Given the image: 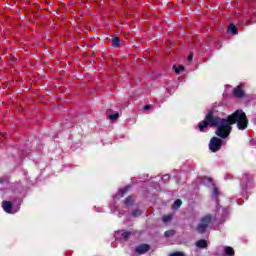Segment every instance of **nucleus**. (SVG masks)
<instances>
[{"mask_svg":"<svg viewBox=\"0 0 256 256\" xmlns=\"http://www.w3.org/2000/svg\"><path fill=\"white\" fill-rule=\"evenodd\" d=\"M234 96L238 99H243L245 97V91L243 90V84L238 85L233 89Z\"/></svg>","mask_w":256,"mask_h":256,"instance_id":"423d86ee","label":"nucleus"},{"mask_svg":"<svg viewBox=\"0 0 256 256\" xmlns=\"http://www.w3.org/2000/svg\"><path fill=\"white\" fill-rule=\"evenodd\" d=\"M213 220L214 218H213V215L211 214H206L203 217H201L200 222L196 227L197 233H199L200 235H203L204 233H206L207 229H209V225L213 223Z\"/></svg>","mask_w":256,"mask_h":256,"instance_id":"7ed1b4c3","label":"nucleus"},{"mask_svg":"<svg viewBox=\"0 0 256 256\" xmlns=\"http://www.w3.org/2000/svg\"><path fill=\"white\" fill-rule=\"evenodd\" d=\"M225 253L228 256H233V255H235V250L233 249V247L227 246L225 249Z\"/></svg>","mask_w":256,"mask_h":256,"instance_id":"ddd939ff","label":"nucleus"},{"mask_svg":"<svg viewBox=\"0 0 256 256\" xmlns=\"http://www.w3.org/2000/svg\"><path fill=\"white\" fill-rule=\"evenodd\" d=\"M141 215V210L137 209L132 212L133 217H139Z\"/></svg>","mask_w":256,"mask_h":256,"instance_id":"aec40b11","label":"nucleus"},{"mask_svg":"<svg viewBox=\"0 0 256 256\" xmlns=\"http://www.w3.org/2000/svg\"><path fill=\"white\" fill-rule=\"evenodd\" d=\"M119 193H121L122 197H123V195L129 193V186H126V187L120 189Z\"/></svg>","mask_w":256,"mask_h":256,"instance_id":"f3484780","label":"nucleus"},{"mask_svg":"<svg viewBox=\"0 0 256 256\" xmlns=\"http://www.w3.org/2000/svg\"><path fill=\"white\" fill-rule=\"evenodd\" d=\"M112 45H113V47H120L121 39H119V37L112 38Z\"/></svg>","mask_w":256,"mask_h":256,"instance_id":"9b49d317","label":"nucleus"},{"mask_svg":"<svg viewBox=\"0 0 256 256\" xmlns=\"http://www.w3.org/2000/svg\"><path fill=\"white\" fill-rule=\"evenodd\" d=\"M248 24H253V20H248Z\"/></svg>","mask_w":256,"mask_h":256,"instance_id":"b1692460","label":"nucleus"},{"mask_svg":"<svg viewBox=\"0 0 256 256\" xmlns=\"http://www.w3.org/2000/svg\"><path fill=\"white\" fill-rule=\"evenodd\" d=\"M213 195H215V197H219V188L215 187L213 189Z\"/></svg>","mask_w":256,"mask_h":256,"instance_id":"412c9836","label":"nucleus"},{"mask_svg":"<svg viewBox=\"0 0 256 256\" xmlns=\"http://www.w3.org/2000/svg\"><path fill=\"white\" fill-rule=\"evenodd\" d=\"M0 183H3V179L0 178Z\"/></svg>","mask_w":256,"mask_h":256,"instance_id":"393cba45","label":"nucleus"},{"mask_svg":"<svg viewBox=\"0 0 256 256\" xmlns=\"http://www.w3.org/2000/svg\"><path fill=\"white\" fill-rule=\"evenodd\" d=\"M150 249L151 246L149 244H140L135 248V253L137 255H145Z\"/></svg>","mask_w":256,"mask_h":256,"instance_id":"39448f33","label":"nucleus"},{"mask_svg":"<svg viewBox=\"0 0 256 256\" xmlns=\"http://www.w3.org/2000/svg\"><path fill=\"white\" fill-rule=\"evenodd\" d=\"M108 119H110V121H117V119H119V113L108 115Z\"/></svg>","mask_w":256,"mask_h":256,"instance_id":"2eb2a0df","label":"nucleus"},{"mask_svg":"<svg viewBox=\"0 0 256 256\" xmlns=\"http://www.w3.org/2000/svg\"><path fill=\"white\" fill-rule=\"evenodd\" d=\"M174 68H176L175 73L177 75H179V73H181V71H183L185 69V67H183V66H179L178 68H177V66H174Z\"/></svg>","mask_w":256,"mask_h":256,"instance_id":"6ab92c4d","label":"nucleus"},{"mask_svg":"<svg viewBox=\"0 0 256 256\" xmlns=\"http://www.w3.org/2000/svg\"><path fill=\"white\" fill-rule=\"evenodd\" d=\"M196 247H198L199 249H206V247H207V240H205V239L198 240L196 242Z\"/></svg>","mask_w":256,"mask_h":256,"instance_id":"9d476101","label":"nucleus"},{"mask_svg":"<svg viewBox=\"0 0 256 256\" xmlns=\"http://www.w3.org/2000/svg\"><path fill=\"white\" fill-rule=\"evenodd\" d=\"M181 205H183V201H181V199L175 200L174 207H176V209H179V207H181Z\"/></svg>","mask_w":256,"mask_h":256,"instance_id":"a211bd4d","label":"nucleus"},{"mask_svg":"<svg viewBox=\"0 0 256 256\" xmlns=\"http://www.w3.org/2000/svg\"><path fill=\"white\" fill-rule=\"evenodd\" d=\"M2 208L4 209L5 213H13V202L3 201Z\"/></svg>","mask_w":256,"mask_h":256,"instance_id":"6e6552de","label":"nucleus"},{"mask_svg":"<svg viewBox=\"0 0 256 256\" xmlns=\"http://www.w3.org/2000/svg\"><path fill=\"white\" fill-rule=\"evenodd\" d=\"M151 104H147L144 106V111H149V109H151Z\"/></svg>","mask_w":256,"mask_h":256,"instance_id":"4be33fe9","label":"nucleus"},{"mask_svg":"<svg viewBox=\"0 0 256 256\" xmlns=\"http://www.w3.org/2000/svg\"><path fill=\"white\" fill-rule=\"evenodd\" d=\"M171 219H173V215L168 214V215L163 216L162 221H163V223H169V221H171Z\"/></svg>","mask_w":256,"mask_h":256,"instance_id":"4468645a","label":"nucleus"},{"mask_svg":"<svg viewBox=\"0 0 256 256\" xmlns=\"http://www.w3.org/2000/svg\"><path fill=\"white\" fill-rule=\"evenodd\" d=\"M121 235L124 241H129V237H131V232L127 230H118L115 232V237H119Z\"/></svg>","mask_w":256,"mask_h":256,"instance_id":"0eeeda50","label":"nucleus"},{"mask_svg":"<svg viewBox=\"0 0 256 256\" xmlns=\"http://www.w3.org/2000/svg\"><path fill=\"white\" fill-rule=\"evenodd\" d=\"M228 33H231L232 35H237L239 33V28L235 26V24H230L227 29Z\"/></svg>","mask_w":256,"mask_h":256,"instance_id":"1a4fd4ad","label":"nucleus"},{"mask_svg":"<svg viewBox=\"0 0 256 256\" xmlns=\"http://www.w3.org/2000/svg\"><path fill=\"white\" fill-rule=\"evenodd\" d=\"M223 121H227V118H221L215 115V110L211 109L205 115L204 120L198 124V129L203 133L207 127H217L215 135L221 137V139H226V136H221V134L218 133L219 129L223 127Z\"/></svg>","mask_w":256,"mask_h":256,"instance_id":"f03ea898","label":"nucleus"},{"mask_svg":"<svg viewBox=\"0 0 256 256\" xmlns=\"http://www.w3.org/2000/svg\"><path fill=\"white\" fill-rule=\"evenodd\" d=\"M175 235V230H167L164 232L165 237H173Z\"/></svg>","mask_w":256,"mask_h":256,"instance_id":"dca6fc26","label":"nucleus"},{"mask_svg":"<svg viewBox=\"0 0 256 256\" xmlns=\"http://www.w3.org/2000/svg\"><path fill=\"white\" fill-rule=\"evenodd\" d=\"M235 123H237L240 131H245V128L249 125L247 114L243 110H236L231 115H228L227 120H223L222 126L218 129V134L227 139L231 135V131H233L232 125H235Z\"/></svg>","mask_w":256,"mask_h":256,"instance_id":"f257e3e1","label":"nucleus"},{"mask_svg":"<svg viewBox=\"0 0 256 256\" xmlns=\"http://www.w3.org/2000/svg\"><path fill=\"white\" fill-rule=\"evenodd\" d=\"M133 203H135V200L133 199V196H128L126 199H125V205L127 207L133 205Z\"/></svg>","mask_w":256,"mask_h":256,"instance_id":"f8f14e48","label":"nucleus"},{"mask_svg":"<svg viewBox=\"0 0 256 256\" xmlns=\"http://www.w3.org/2000/svg\"><path fill=\"white\" fill-rule=\"evenodd\" d=\"M223 139L224 138L221 137L219 138V136H214L210 139L208 147L211 153H217L218 151H221V147H223Z\"/></svg>","mask_w":256,"mask_h":256,"instance_id":"20e7f679","label":"nucleus"},{"mask_svg":"<svg viewBox=\"0 0 256 256\" xmlns=\"http://www.w3.org/2000/svg\"><path fill=\"white\" fill-rule=\"evenodd\" d=\"M188 61H193V54L188 55Z\"/></svg>","mask_w":256,"mask_h":256,"instance_id":"5701e85b","label":"nucleus"}]
</instances>
